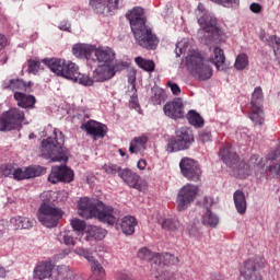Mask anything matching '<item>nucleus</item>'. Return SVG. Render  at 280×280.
I'll return each mask as SVG.
<instances>
[{
  "label": "nucleus",
  "mask_w": 280,
  "mask_h": 280,
  "mask_svg": "<svg viewBox=\"0 0 280 280\" xmlns=\"http://www.w3.org/2000/svg\"><path fill=\"white\" fill-rule=\"evenodd\" d=\"M105 174H112V176H115V174H118L119 172H122L121 167H119L117 164L107 163L103 166Z\"/></svg>",
  "instance_id": "obj_45"
},
{
  "label": "nucleus",
  "mask_w": 280,
  "mask_h": 280,
  "mask_svg": "<svg viewBox=\"0 0 280 280\" xmlns=\"http://www.w3.org/2000/svg\"><path fill=\"white\" fill-rule=\"evenodd\" d=\"M90 5L96 14L107 15L119 8V0H90Z\"/></svg>",
  "instance_id": "obj_18"
},
{
  "label": "nucleus",
  "mask_w": 280,
  "mask_h": 280,
  "mask_svg": "<svg viewBox=\"0 0 280 280\" xmlns=\"http://www.w3.org/2000/svg\"><path fill=\"white\" fill-rule=\"evenodd\" d=\"M164 115L170 119H183L185 117V105L183 104V98L177 97L173 101L165 103L163 106Z\"/></svg>",
  "instance_id": "obj_13"
},
{
  "label": "nucleus",
  "mask_w": 280,
  "mask_h": 280,
  "mask_svg": "<svg viewBox=\"0 0 280 280\" xmlns=\"http://www.w3.org/2000/svg\"><path fill=\"white\" fill-rule=\"evenodd\" d=\"M198 196V186L194 184H186L182 187L176 197V209L179 212L187 211L191 207V202L196 200Z\"/></svg>",
  "instance_id": "obj_10"
},
{
  "label": "nucleus",
  "mask_w": 280,
  "mask_h": 280,
  "mask_svg": "<svg viewBox=\"0 0 280 280\" xmlns=\"http://www.w3.org/2000/svg\"><path fill=\"white\" fill-rule=\"evenodd\" d=\"M264 100V91L261 90V86L255 88L253 94H252V106H261V101Z\"/></svg>",
  "instance_id": "obj_41"
},
{
  "label": "nucleus",
  "mask_w": 280,
  "mask_h": 280,
  "mask_svg": "<svg viewBox=\"0 0 280 280\" xmlns=\"http://www.w3.org/2000/svg\"><path fill=\"white\" fill-rule=\"evenodd\" d=\"M12 175L14 180H30V178H37V176L43 175V166H28L24 170L18 167L13 170Z\"/></svg>",
  "instance_id": "obj_17"
},
{
  "label": "nucleus",
  "mask_w": 280,
  "mask_h": 280,
  "mask_svg": "<svg viewBox=\"0 0 280 280\" xmlns=\"http://www.w3.org/2000/svg\"><path fill=\"white\" fill-rule=\"evenodd\" d=\"M8 45V38L5 37V35L0 33V49H5Z\"/></svg>",
  "instance_id": "obj_57"
},
{
  "label": "nucleus",
  "mask_w": 280,
  "mask_h": 280,
  "mask_svg": "<svg viewBox=\"0 0 280 280\" xmlns=\"http://www.w3.org/2000/svg\"><path fill=\"white\" fill-rule=\"evenodd\" d=\"M250 12H254V14H259L261 12V4L254 2L249 5Z\"/></svg>",
  "instance_id": "obj_56"
},
{
  "label": "nucleus",
  "mask_w": 280,
  "mask_h": 280,
  "mask_svg": "<svg viewBox=\"0 0 280 280\" xmlns=\"http://www.w3.org/2000/svg\"><path fill=\"white\" fill-rule=\"evenodd\" d=\"M203 205L207 209L213 207V199L211 197H205Z\"/></svg>",
  "instance_id": "obj_58"
},
{
  "label": "nucleus",
  "mask_w": 280,
  "mask_h": 280,
  "mask_svg": "<svg viewBox=\"0 0 280 280\" xmlns=\"http://www.w3.org/2000/svg\"><path fill=\"white\" fill-rule=\"evenodd\" d=\"M147 144H148L147 136L133 138V140L130 142V145H129V152L131 154H137L138 152H141V150H145Z\"/></svg>",
  "instance_id": "obj_33"
},
{
  "label": "nucleus",
  "mask_w": 280,
  "mask_h": 280,
  "mask_svg": "<svg viewBox=\"0 0 280 280\" xmlns=\"http://www.w3.org/2000/svg\"><path fill=\"white\" fill-rule=\"evenodd\" d=\"M27 66H28V69H27L28 73H33V75H36V73H38V70L40 69V61L35 59H28Z\"/></svg>",
  "instance_id": "obj_47"
},
{
  "label": "nucleus",
  "mask_w": 280,
  "mask_h": 280,
  "mask_svg": "<svg viewBox=\"0 0 280 280\" xmlns=\"http://www.w3.org/2000/svg\"><path fill=\"white\" fill-rule=\"evenodd\" d=\"M52 73L59 75L60 78H65L66 80H71L77 84H82V86H93L95 80L86 74L80 73L75 63L71 61H67L65 59L58 58H45L42 60Z\"/></svg>",
  "instance_id": "obj_3"
},
{
  "label": "nucleus",
  "mask_w": 280,
  "mask_h": 280,
  "mask_svg": "<svg viewBox=\"0 0 280 280\" xmlns=\"http://www.w3.org/2000/svg\"><path fill=\"white\" fill-rule=\"evenodd\" d=\"M187 229L190 237H200V222L191 223Z\"/></svg>",
  "instance_id": "obj_50"
},
{
  "label": "nucleus",
  "mask_w": 280,
  "mask_h": 280,
  "mask_svg": "<svg viewBox=\"0 0 280 280\" xmlns=\"http://www.w3.org/2000/svg\"><path fill=\"white\" fill-rule=\"evenodd\" d=\"M233 200L237 213H240V215H244L248 207V203L246 202V195L244 194V191L241 189L234 191Z\"/></svg>",
  "instance_id": "obj_28"
},
{
  "label": "nucleus",
  "mask_w": 280,
  "mask_h": 280,
  "mask_svg": "<svg viewBox=\"0 0 280 280\" xmlns=\"http://www.w3.org/2000/svg\"><path fill=\"white\" fill-rule=\"evenodd\" d=\"M135 62L140 69H143V71H147L148 73H152V71L155 69L154 61L144 59L142 57H136Z\"/></svg>",
  "instance_id": "obj_38"
},
{
  "label": "nucleus",
  "mask_w": 280,
  "mask_h": 280,
  "mask_svg": "<svg viewBox=\"0 0 280 280\" xmlns=\"http://www.w3.org/2000/svg\"><path fill=\"white\" fill-rule=\"evenodd\" d=\"M179 170L182 176L191 183H198L202 176V170L198 161L190 158H183L179 162Z\"/></svg>",
  "instance_id": "obj_11"
},
{
  "label": "nucleus",
  "mask_w": 280,
  "mask_h": 280,
  "mask_svg": "<svg viewBox=\"0 0 280 280\" xmlns=\"http://www.w3.org/2000/svg\"><path fill=\"white\" fill-rule=\"evenodd\" d=\"M148 165V162H145V160H139L137 163V167L138 170H145V166Z\"/></svg>",
  "instance_id": "obj_60"
},
{
  "label": "nucleus",
  "mask_w": 280,
  "mask_h": 280,
  "mask_svg": "<svg viewBox=\"0 0 280 280\" xmlns=\"http://www.w3.org/2000/svg\"><path fill=\"white\" fill-rule=\"evenodd\" d=\"M178 264V258L171 253H158V262H155V268H164V266H176Z\"/></svg>",
  "instance_id": "obj_29"
},
{
  "label": "nucleus",
  "mask_w": 280,
  "mask_h": 280,
  "mask_svg": "<svg viewBox=\"0 0 280 280\" xmlns=\"http://www.w3.org/2000/svg\"><path fill=\"white\" fill-rule=\"evenodd\" d=\"M25 120V112L20 108H11L2 114L0 117V132L8 130H16L23 126Z\"/></svg>",
  "instance_id": "obj_9"
},
{
  "label": "nucleus",
  "mask_w": 280,
  "mask_h": 280,
  "mask_svg": "<svg viewBox=\"0 0 280 280\" xmlns=\"http://www.w3.org/2000/svg\"><path fill=\"white\" fill-rule=\"evenodd\" d=\"M2 86L9 91H23L25 89V81L23 79H11L5 81Z\"/></svg>",
  "instance_id": "obj_37"
},
{
  "label": "nucleus",
  "mask_w": 280,
  "mask_h": 280,
  "mask_svg": "<svg viewBox=\"0 0 280 280\" xmlns=\"http://www.w3.org/2000/svg\"><path fill=\"white\" fill-rule=\"evenodd\" d=\"M93 56V62H98V65L105 67H109L110 62H115L116 59L115 50H113L110 47L94 48Z\"/></svg>",
  "instance_id": "obj_16"
},
{
  "label": "nucleus",
  "mask_w": 280,
  "mask_h": 280,
  "mask_svg": "<svg viewBox=\"0 0 280 280\" xmlns=\"http://www.w3.org/2000/svg\"><path fill=\"white\" fill-rule=\"evenodd\" d=\"M81 130L86 131V135L93 139H104L108 132V127L102 122L90 120L81 125Z\"/></svg>",
  "instance_id": "obj_15"
},
{
  "label": "nucleus",
  "mask_w": 280,
  "mask_h": 280,
  "mask_svg": "<svg viewBox=\"0 0 280 280\" xmlns=\"http://www.w3.org/2000/svg\"><path fill=\"white\" fill-rule=\"evenodd\" d=\"M219 222L220 218H218V214L213 213L210 208H207L202 215V224H205V226H210V229H215Z\"/></svg>",
  "instance_id": "obj_34"
},
{
  "label": "nucleus",
  "mask_w": 280,
  "mask_h": 280,
  "mask_svg": "<svg viewBox=\"0 0 280 280\" xmlns=\"http://www.w3.org/2000/svg\"><path fill=\"white\" fill-rule=\"evenodd\" d=\"M137 219L132 215H126L121 219L120 228L125 235H133Z\"/></svg>",
  "instance_id": "obj_32"
},
{
  "label": "nucleus",
  "mask_w": 280,
  "mask_h": 280,
  "mask_svg": "<svg viewBox=\"0 0 280 280\" xmlns=\"http://www.w3.org/2000/svg\"><path fill=\"white\" fill-rule=\"evenodd\" d=\"M69 151L65 145V133L55 128L52 135L42 141L40 156L52 163H67Z\"/></svg>",
  "instance_id": "obj_4"
},
{
  "label": "nucleus",
  "mask_w": 280,
  "mask_h": 280,
  "mask_svg": "<svg viewBox=\"0 0 280 280\" xmlns=\"http://www.w3.org/2000/svg\"><path fill=\"white\" fill-rule=\"evenodd\" d=\"M258 268H261V264L255 262V259L249 258L244 262V267L241 269V277L245 280H259L260 278L255 273Z\"/></svg>",
  "instance_id": "obj_20"
},
{
  "label": "nucleus",
  "mask_w": 280,
  "mask_h": 280,
  "mask_svg": "<svg viewBox=\"0 0 280 280\" xmlns=\"http://www.w3.org/2000/svg\"><path fill=\"white\" fill-rule=\"evenodd\" d=\"M217 5H222L223 8H235L240 5V0H210Z\"/></svg>",
  "instance_id": "obj_46"
},
{
  "label": "nucleus",
  "mask_w": 280,
  "mask_h": 280,
  "mask_svg": "<svg viewBox=\"0 0 280 280\" xmlns=\"http://www.w3.org/2000/svg\"><path fill=\"white\" fill-rule=\"evenodd\" d=\"M219 156L231 170H240V155L231 147L223 145L219 150Z\"/></svg>",
  "instance_id": "obj_14"
},
{
  "label": "nucleus",
  "mask_w": 280,
  "mask_h": 280,
  "mask_svg": "<svg viewBox=\"0 0 280 280\" xmlns=\"http://www.w3.org/2000/svg\"><path fill=\"white\" fill-rule=\"evenodd\" d=\"M12 172V164H8L4 170V176H8Z\"/></svg>",
  "instance_id": "obj_64"
},
{
  "label": "nucleus",
  "mask_w": 280,
  "mask_h": 280,
  "mask_svg": "<svg viewBox=\"0 0 280 280\" xmlns=\"http://www.w3.org/2000/svg\"><path fill=\"white\" fill-rule=\"evenodd\" d=\"M70 224L73 231H78L79 233H82L86 229V222L80 219H72Z\"/></svg>",
  "instance_id": "obj_48"
},
{
  "label": "nucleus",
  "mask_w": 280,
  "mask_h": 280,
  "mask_svg": "<svg viewBox=\"0 0 280 280\" xmlns=\"http://www.w3.org/2000/svg\"><path fill=\"white\" fill-rule=\"evenodd\" d=\"M13 97L18 102V106H20V108H34L36 105L35 95H27L23 92H14Z\"/></svg>",
  "instance_id": "obj_23"
},
{
  "label": "nucleus",
  "mask_w": 280,
  "mask_h": 280,
  "mask_svg": "<svg viewBox=\"0 0 280 280\" xmlns=\"http://www.w3.org/2000/svg\"><path fill=\"white\" fill-rule=\"evenodd\" d=\"M194 131L189 127L176 129L175 137L168 139L166 152H183L194 145Z\"/></svg>",
  "instance_id": "obj_7"
},
{
  "label": "nucleus",
  "mask_w": 280,
  "mask_h": 280,
  "mask_svg": "<svg viewBox=\"0 0 280 280\" xmlns=\"http://www.w3.org/2000/svg\"><path fill=\"white\" fill-rule=\"evenodd\" d=\"M92 78L94 82H106L112 80L113 72L110 71L109 66L98 65V67L93 71Z\"/></svg>",
  "instance_id": "obj_27"
},
{
  "label": "nucleus",
  "mask_w": 280,
  "mask_h": 280,
  "mask_svg": "<svg viewBox=\"0 0 280 280\" xmlns=\"http://www.w3.org/2000/svg\"><path fill=\"white\" fill-rule=\"evenodd\" d=\"M138 258L141 259V261H150L152 266H156V264H159V253H154L148 249V247L139 249Z\"/></svg>",
  "instance_id": "obj_31"
},
{
  "label": "nucleus",
  "mask_w": 280,
  "mask_h": 280,
  "mask_svg": "<svg viewBox=\"0 0 280 280\" xmlns=\"http://www.w3.org/2000/svg\"><path fill=\"white\" fill-rule=\"evenodd\" d=\"M108 67L110 72L113 73V78H115V74L117 73V71H124V69L128 67V63L124 61L117 62L116 60H114L113 62L109 63Z\"/></svg>",
  "instance_id": "obj_44"
},
{
  "label": "nucleus",
  "mask_w": 280,
  "mask_h": 280,
  "mask_svg": "<svg viewBox=\"0 0 280 280\" xmlns=\"http://www.w3.org/2000/svg\"><path fill=\"white\" fill-rule=\"evenodd\" d=\"M137 74L132 73L128 75V83L131 84L132 91H137Z\"/></svg>",
  "instance_id": "obj_55"
},
{
  "label": "nucleus",
  "mask_w": 280,
  "mask_h": 280,
  "mask_svg": "<svg viewBox=\"0 0 280 280\" xmlns=\"http://www.w3.org/2000/svg\"><path fill=\"white\" fill-rule=\"evenodd\" d=\"M32 81L25 82V88H23V91H25L26 93H32Z\"/></svg>",
  "instance_id": "obj_61"
},
{
  "label": "nucleus",
  "mask_w": 280,
  "mask_h": 280,
  "mask_svg": "<svg viewBox=\"0 0 280 280\" xmlns=\"http://www.w3.org/2000/svg\"><path fill=\"white\" fill-rule=\"evenodd\" d=\"M210 279H211V280H222L223 277H222V275H220V273H211V275H210Z\"/></svg>",
  "instance_id": "obj_63"
},
{
  "label": "nucleus",
  "mask_w": 280,
  "mask_h": 280,
  "mask_svg": "<svg viewBox=\"0 0 280 280\" xmlns=\"http://www.w3.org/2000/svg\"><path fill=\"white\" fill-rule=\"evenodd\" d=\"M107 231L97 226V225H90L85 232L84 240L86 242H102L104 237H106Z\"/></svg>",
  "instance_id": "obj_25"
},
{
  "label": "nucleus",
  "mask_w": 280,
  "mask_h": 280,
  "mask_svg": "<svg viewBox=\"0 0 280 280\" xmlns=\"http://www.w3.org/2000/svg\"><path fill=\"white\" fill-rule=\"evenodd\" d=\"M54 272V264L49 260H44L37 264L33 270V279L45 280L49 279Z\"/></svg>",
  "instance_id": "obj_19"
},
{
  "label": "nucleus",
  "mask_w": 280,
  "mask_h": 280,
  "mask_svg": "<svg viewBox=\"0 0 280 280\" xmlns=\"http://www.w3.org/2000/svg\"><path fill=\"white\" fill-rule=\"evenodd\" d=\"M78 254L81 255V257H84L91 265V269L94 275H101V277H104V267H102V264L97 261L94 257L93 254L86 249V248H79Z\"/></svg>",
  "instance_id": "obj_21"
},
{
  "label": "nucleus",
  "mask_w": 280,
  "mask_h": 280,
  "mask_svg": "<svg viewBox=\"0 0 280 280\" xmlns=\"http://www.w3.org/2000/svg\"><path fill=\"white\" fill-rule=\"evenodd\" d=\"M185 67L191 77L199 80V82H205L213 75L211 65H209V62L205 60V57L196 50L190 51L186 56Z\"/></svg>",
  "instance_id": "obj_6"
},
{
  "label": "nucleus",
  "mask_w": 280,
  "mask_h": 280,
  "mask_svg": "<svg viewBox=\"0 0 280 280\" xmlns=\"http://www.w3.org/2000/svg\"><path fill=\"white\" fill-rule=\"evenodd\" d=\"M249 119L253 124L261 126L264 124V110L261 105H252V113L249 114Z\"/></svg>",
  "instance_id": "obj_36"
},
{
  "label": "nucleus",
  "mask_w": 280,
  "mask_h": 280,
  "mask_svg": "<svg viewBox=\"0 0 280 280\" xmlns=\"http://www.w3.org/2000/svg\"><path fill=\"white\" fill-rule=\"evenodd\" d=\"M119 178H121V180H124L128 187H132L133 189H138L139 180L141 179V177L130 168H124L120 171Z\"/></svg>",
  "instance_id": "obj_24"
},
{
  "label": "nucleus",
  "mask_w": 280,
  "mask_h": 280,
  "mask_svg": "<svg viewBox=\"0 0 280 280\" xmlns=\"http://www.w3.org/2000/svg\"><path fill=\"white\" fill-rule=\"evenodd\" d=\"M210 61L212 62V65H214L218 71H224V62H226L224 50H222V48L218 46L213 47L212 55L210 56Z\"/></svg>",
  "instance_id": "obj_26"
},
{
  "label": "nucleus",
  "mask_w": 280,
  "mask_h": 280,
  "mask_svg": "<svg viewBox=\"0 0 280 280\" xmlns=\"http://www.w3.org/2000/svg\"><path fill=\"white\" fill-rule=\"evenodd\" d=\"M168 89H171V92L173 95H180V86H178L177 83L170 81L167 83Z\"/></svg>",
  "instance_id": "obj_53"
},
{
  "label": "nucleus",
  "mask_w": 280,
  "mask_h": 280,
  "mask_svg": "<svg viewBox=\"0 0 280 280\" xmlns=\"http://www.w3.org/2000/svg\"><path fill=\"white\" fill-rule=\"evenodd\" d=\"M186 119L194 128L200 129L205 127V118L196 109H189Z\"/></svg>",
  "instance_id": "obj_30"
},
{
  "label": "nucleus",
  "mask_w": 280,
  "mask_h": 280,
  "mask_svg": "<svg viewBox=\"0 0 280 280\" xmlns=\"http://www.w3.org/2000/svg\"><path fill=\"white\" fill-rule=\"evenodd\" d=\"M247 65H248V55L244 52L237 55L234 63L235 69H237V71H244Z\"/></svg>",
  "instance_id": "obj_42"
},
{
  "label": "nucleus",
  "mask_w": 280,
  "mask_h": 280,
  "mask_svg": "<svg viewBox=\"0 0 280 280\" xmlns=\"http://www.w3.org/2000/svg\"><path fill=\"white\" fill-rule=\"evenodd\" d=\"M198 24L200 30L198 34L206 45H211L213 43H220L224 31L218 26V18L209 11H201L200 16L198 18Z\"/></svg>",
  "instance_id": "obj_5"
},
{
  "label": "nucleus",
  "mask_w": 280,
  "mask_h": 280,
  "mask_svg": "<svg viewBox=\"0 0 280 280\" xmlns=\"http://www.w3.org/2000/svg\"><path fill=\"white\" fill-rule=\"evenodd\" d=\"M95 51V46L89 44H75L72 47V54L75 58H81L84 60H91V56H93Z\"/></svg>",
  "instance_id": "obj_22"
},
{
  "label": "nucleus",
  "mask_w": 280,
  "mask_h": 280,
  "mask_svg": "<svg viewBox=\"0 0 280 280\" xmlns=\"http://www.w3.org/2000/svg\"><path fill=\"white\" fill-rule=\"evenodd\" d=\"M130 106H131V108L137 110V113H141V105H139V102L132 101V102H130Z\"/></svg>",
  "instance_id": "obj_59"
},
{
  "label": "nucleus",
  "mask_w": 280,
  "mask_h": 280,
  "mask_svg": "<svg viewBox=\"0 0 280 280\" xmlns=\"http://www.w3.org/2000/svg\"><path fill=\"white\" fill-rule=\"evenodd\" d=\"M162 229L165 231H176L180 229V221L174 218H167L162 221Z\"/></svg>",
  "instance_id": "obj_40"
},
{
  "label": "nucleus",
  "mask_w": 280,
  "mask_h": 280,
  "mask_svg": "<svg viewBox=\"0 0 280 280\" xmlns=\"http://www.w3.org/2000/svg\"><path fill=\"white\" fill-rule=\"evenodd\" d=\"M58 27L61 32H71V22L68 20H62Z\"/></svg>",
  "instance_id": "obj_52"
},
{
  "label": "nucleus",
  "mask_w": 280,
  "mask_h": 280,
  "mask_svg": "<svg viewBox=\"0 0 280 280\" xmlns=\"http://www.w3.org/2000/svg\"><path fill=\"white\" fill-rule=\"evenodd\" d=\"M126 19L129 21L133 38L140 47L154 51L159 47V37L152 32V27L148 24L145 11L141 7H133L126 13Z\"/></svg>",
  "instance_id": "obj_1"
},
{
  "label": "nucleus",
  "mask_w": 280,
  "mask_h": 280,
  "mask_svg": "<svg viewBox=\"0 0 280 280\" xmlns=\"http://www.w3.org/2000/svg\"><path fill=\"white\" fill-rule=\"evenodd\" d=\"M165 91L161 88L153 89V95L151 96V102L154 106H161L165 102Z\"/></svg>",
  "instance_id": "obj_39"
},
{
  "label": "nucleus",
  "mask_w": 280,
  "mask_h": 280,
  "mask_svg": "<svg viewBox=\"0 0 280 280\" xmlns=\"http://www.w3.org/2000/svg\"><path fill=\"white\" fill-rule=\"evenodd\" d=\"M11 224L14 229H32L34 226V221L25 218V217H14L10 220Z\"/></svg>",
  "instance_id": "obj_35"
},
{
  "label": "nucleus",
  "mask_w": 280,
  "mask_h": 280,
  "mask_svg": "<svg viewBox=\"0 0 280 280\" xmlns=\"http://www.w3.org/2000/svg\"><path fill=\"white\" fill-rule=\"evenodd\" d=\"M268 34L266 33V31H260L259 33V38L260 40H262V43H265L266 40H268Z\"/></svg>",
  "instance_id": "obj_62"
},
{
  "label": "nucleus",
  "mask_w": 280,
  "mask_h": 280,
  "mask_svg": "<svg viewBox=\"0 0 280 280\" xmlns=\"http://www.w3.org/2000/svg\"><path fill=\"white\" fill-rule=\"evenodd\" d=\"M78 210L84 218H96L98 222L109 226L117 224V210L100 200L93 202L91 198L83 197L78 202Z\"/></svg>",
  "instance_id": "obj_2"
},
{
  "label": "nucleus",
  "mask_w": 280,
  "mask_h": 280,
  "mask_svg": "<svg viewBox=\"0 0 280 280\" xmlns=\"http://www.w3.org/2000/svg\"><path fill=\"white\" fill-rule=\"evenodd\" d=\"M187 47H189V44L187 42H178L175 48L176 58H180V56H183V54L187 51Z\"/></svg>",
  "instance_id": "obj_49"
},
{
  "label": "nucleus",
  "mask_w": 280,
  "mask_h": 280,
  "mask_svg": "<svg viewBox=\"0 0 280 280\" xmlns=\"http://www.w3.org/2000/svg\"><path fill=\"white\" fill-rule=\"evenodd\" d=\"M75 177V174L73 173V170L67 165H60V166H54L51 168L50 174L48 175V182L52 185H56L57 183H73V178Z\"/></svg>",
  "instance_id": "obj_12"
},
{
  "label": "nucleus",
  "mask_w": 280,
  "mask_h": 280,
  "mask_svg": "<svg viewBox=\"0 0 280 280\" xmlns=\"http://www.w3.org/2000/svg\"><path fill=\"white\" fill-rule=\"evenodd\" d=\"M63 244H66V246H75V240H73V236L65 234Z\"/></svg>",
  "instance_id": "obj_54"
},
{
  "label": "nucleus",
  "mask_w": 280,
  "mask_h": 280,
  "mask_svg": "<svg viewBox=\"0 0 280 280\" xmlns=\"http://www.w3.org/2000/svg\"><path fill=\"white\" fill-rule=\"evenodd\" d=\"M65 215L62 209L54 207L47 202H43L37 211L38 222L46 229H56L60 224V220Z\"/></svg>",
  "instance_id": "obj_8"
},
{
  "label": "nucleus",
  "mask_w": 280,
  "mask_h": 280,
  "mask_svg": "<svg viewBox=\"0 0 280 280\" xmlns=\"http://www.w3.org/2000/svg\"><path fill=\"white\" fill-rule=\"evenodd\" d=\"M211 139H213V136L211 133V128L207 127L203 130L199 131L198 140L200 141V143H209Z\"/></svg>",
  "instance_id": "obj_43"
},
{
  "label": "nucleus",
  "mask_w": 280,
  "mask_h": 280,
  "mask_svg": "<svg viewBox=\"0 0 280 280\" xmlns=\"http://www.w3.org/2000/svg\"><path fill=\"white\" fill-rule=\"evenodd\" d=\"M266 45L269 47H275V45H280V38L276 35H269L267 39H265Z\"/></svg>",
  "instance_id": "obj_51"
}]
</instances>
